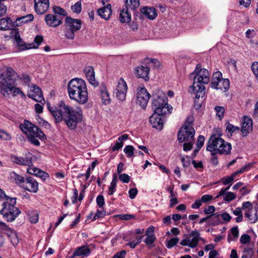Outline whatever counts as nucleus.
Here are the masks:
<instances>
[{"label":"nucleus","mask_w":258,"mask_h":258,"mask_svg":"<svg viewBox=\"0 0 258 258\" xmlns=\"http://www.w3.org/2000/svg\"><path fill=\"white\" fill-rule=\"evenodd\" d=\"M47 107L56 122L63 119L71 130H74L78 122L82 120L81 112L76 111L63 101L60 102L58 107L50 106L49 103H47Z\"/></svg>","instance_id":"obj_1"},{"label":"nucleus","mask_w":258,"mask_h":258,"mask_svg":"<svg viewBox=\"0 0 258 258\" xmlns=\"http://www.w3.org/2000/svg\"><path fill=\"white\" fill-rule=\"evenodd\" d=\"M18 77L17 73L12 68H7L0 71V93L4 96L9 97L11 93L14 96L20 95L22 98H26L25 94L19 88L16 87V81Z\"/></svg>","instance_id":"obj_2"},{"label":"nucleus","mask_w":258,"mask_h":258,"mask_svg":"<svg viewBox=\"0 0 258 258\" xmlns=\"http://www.w3.org/2000/svg\"><path fill=\"white\" fill-rule=\"evenodd\" d=\"M189 77L194 78L192 85L190 87V92L196 95V98H203L205 95V87L210 81L209 71L202 68L200 64L197 65L195 71L190 74Z\"/></svg>","instance_id":"obj_3"},{"label":"nucleus","mask_w":258,"mask_h":258,"mask_svg":"<svg viewBox=\"0 0 258 258\" xmlns=\"http://www.w3.org/2000/svg\"><path fill=\"white\" fill-rule=\"evenodd\" d=\"M68 93L71 100L79 104H85L88 100V93L86 82L80 78L71 80L68 84Z\"/></svg>","instance_id":"obj_4"},{"label":"nucleus","mask_w":258,"mask_h":258,"mask_svg":"<svg viewBox=\"0 0 258 258\" xmlns=\"http://www.w3.org/2000/svg\"><path fill=\"white\" fill-rule=\"evenodd\" d=\"M207 150L210 151L212 155L219 153L221 154H228L231 150V145L226 142L218 135H212L207 143Z\"/></svg>","instance_id":"obj_5"},{"label":"nucleus","mask_w":258,"mask_h":258,"mask_svg":"<svg viewBox=\"0 0 258 258\" xmlns=\"http://www.w3.org/2000/svg\"><path fill=\"white\" fill-rule=\"evenodd\" d=\"M7 201H5L3 204L2 209L0 210V214L3 215L4 219L7 222H11L21 214L20 209L15 206L16 198L8 197Z\"/></svg>","instance_id":"obj_6"},{"label":"nucleus","mask_w":258,"mask_h":258,"mask_svg":"<svg viewBox=\"0 0 258 258\" xmlns=\"http://www.w3.org/2000/svg\"><path fill=\"white\" fill-rule=\"evenodd\" d=\"M20 128L28 137L29 141L35 146L40 145L37 138L43 139L45 137L44 134L37 126L28 120H25L24 123L20 125Z\"/></svg>","instance_id":"obj_7"},{"label":"nucleus","mask_w":258,"mask_h":258,"mask_svg":"<svg viewBox=\"0 0 258 258\" xmlns=\"http://www.w3.org/2000/svg\"><path fill=\"white\" fill-rule=\"evenodd\" d=\"M167 101L168 98L164 94L154 96L152 106L154 113L157 114L170 113L172 107L168 104Z\"/></svg>","instance_id":"obj_8"},{"label":"nucleus","mask_w":258,"mask_h":258,"mask_svg":"<svg viewBox=\"0 0 258 258\" xmlns=\"http://www.w3.org/2000/svg\"><path fill=\"white\" fill-rule=\"evenodd\" d=\"M200 240L204 242L205 240L200 237V233L195 230L192 231L188 235L185 236V238L182 240L180 244L182 246H188L191 248L195 247Z\"/></svg>","instance_id":"obj_9"},{"label":"nucleus","mask_w":258,"mask_h":258,"mask_svg":"<svg viewBox=\"0 0 258 258\" xmlns=\"http://www.w3.org/2000/svg\"><path fill=\"white\" fill-rule=\"evenodd\" d=\"M195 134V131L190 124L184 125L178 133V140L181 143L193 141Z\"/></svg>","instance_id":"obj_10"},{"label":"nucleus","mask_w":258,"mask_h":258,"mask_svg":"<svg viewBox=\"0 0 258 258\" xmlns=\"http://www.w3.org/2000/svg\"><path fill=\"white\" fill-rule=\"evenodd\" d=\"M127 90V86L126 82L123 78H120L118 81L117 87L113 93L118 100L123 101L125 100Z\"/></svg>","instance_id":"obj_11"},{"label":"nucleus","mask_w":258,"mask_h":258,"mask_svg":"<svg viewBox=\"0 0 258 258\" xmlns=\"http://www.w3.org/2000/svg\"><path fill=\"white\" fill-rule=\"evenodd\" d=\"M138 90L137 95V102L143 108H145L149 101L150 95L144 87H139Z\"/></svg>","instance_id":"obj_12"},{"label":"nucleus","mask_w":258,"mask_h":258,"mask_svg":"<svg viewBox=\"0 0 258 258\" xmlns=\"http://www.w3.org/2000/svg\"><path fill=\"white\" fill-rule=\"evenodd\" d=\"M32 154L29 152L25 154V157H18L15 155H12L11 157V160L13 162L21 165L28 166L29 167H31L32 165Z\"/></svg>","instance_id":"obj_13"},{"label":"nucleus","mask_w":258,"mask_h":258,"mask_svg":"<svg viewBox=\"0 0 258 258\" xmlns=\"http://www.w3.org/2000/svg\"><path fill=\"white\" fill-rule=\"evenodd\" d=\"M22 188L29 192L36 193L38 190V183L35 179L29 176L25 178Z\"/></svg>","instance_id":"obj_14"},{"label":"nucleus","mask_w":258,"mask_h":258,"mask_svg":"<svg viewBox=\"0 0 258 258\" xmlns=\"http://www.w3.org/2000/svg\"><path fill=\"white\" fill-rule=\"evenodd\" d=\"M28 96L37 102L41 103L44 101L40 88L34 84L32 85L30 90L28 91Z\"/></svg>","instance_id":"obj_15"},{"label":"nucleus","mask_w":258,"mask_h":258,"mask_svg":"<svg viewBox=\"0 0 258 258\" xmlns=\"http://www.w3.org/2000/svg\"><path fill=\"white\" fill-rule=\"evenodd\" d=\"M49 7V0H34V10L39 15L45 13Z\"/></svg>","instance_id":"obj_16"},{"label":"nucleus","mask_w":258,"mask_h":258,"mask_svg":"<svg viewBox=\"0 0 258 258\" xmlns=\"http://www.w3.org/2000/svg\"><path fill=\"white\" fill-rule=\"evenodd\" d=\"M82 22L79 19H73L70 17H67L65 19V26L74 31H77L81 28Z\"/></svg>","instance_id":"obj_17"},{"label":"nucleus","mask_w":258,"mask_h":258,"mask_svg":"<svg viewBox=\"0 0 258 258\" xmlns=\"http://www.w3.org/2000/svg\"><path fill=\"white\" fill-rule=\"evenodd\" d=\"M46 24L50 27H56L62 24V18L53 14H47L45 17Z\"/></svg>","instance_id":"obj_18"},{"label":"nucleus","mask_w":258,"mask_h":258,"mask_svg":"<svg viewBox=\"0 0 258 258\" xmlns=\"http://www.w3.org/2000/svg\"><path fill=\"white\" fill-rule=\"evenodd\" d=\"M163 114H157L154 113L150 117L149 121L153 127L161 130L163 128V121L161 116Z\"/></svg>","instance_id":"obj_19"},{"label":"nucleus","mask_w":258,"mask_h":258,"mask_svg":"<svg viewBox=\"0 0 258 258\" xmlns=\"http://www.w3.org/2000/svg\"><path fill=\"white\" fill-rule=\"evenodd\" d=\"M102 4L104 5V7L99 9L97 13L102 18L105 20H108L112 14L111 6L110 4H107L105 6L104 1H102Z\"/></svg>","instance_id":"obj_20"},{"label":"nucleus","mask_w":258,"mask_h":258,"mask_svg":"<svg viewBox=\"0 0 258 258\" xmlns=\"http://www.w3.org/2000/svg\"><path fill=\"white\" fill-rule=\"evenodd\" d=\"M140 12L150 20H154L157 16V11L153 7H143L140 9Z\"/></svg>","instance_id":"obj_21"},{"label":"nucleus","mask_w":258,"mask_h":258,"mask_svg":"<svg viewBox=\"0 0 258 258\" xmlns=\"http://www.w3.org/2000/svg\"><path fill=\"white\" fill-rule=\"evenodd\" d=\"M252 130V120L247 116H244L243 118L242 126L241 127V132L243 136H246Z\"/></svg>","instance_id":"obj_22"},{"label":"nucleus","mask_w":258,"mask_h":258,"mask_svg":"<svg viewBox=\"0 0 258 258\" xmlns=\"http://www.w3.org/2000/svg\"><path fill=\"white\" fill-rule=\"evenodd\" d=\"M149 72V67H144L142 65L136 68L135 74L138 78H143L145 80L148 81L149 79L148 76Z\"/></svg>","instance_id":"obj_23"},{"label":"nucleus","mask_w":258,"mask_h":258,"mask_svg":"<svg viewBox=\"0 0 258 258\" xmlns=\"http://www.w3.org/2000/svg\"><path fill=\"white\" fill-rule=\"evenodd\" d=\"M91 253V249L89 248L87 245H83L80 246L75 249L72 257L74 256H81L86 257L90 255Z\"/></svg>","instance_id":"obj_24"},{"label":"nucleus","mask_w":258,"mask_h":258,"mask_svg":"<svg viewBox=\"0 0 258 258\" xmlns=\"http://www.w3.org/2000/svg\"><path fill=\"white\" fill-rule=\"evenodd\" d=\"M84 72L89 83L94 86H98V83L95 80V78L94 69L90 66L87 67L85 69Z\"/></svg>","instance_id":"obj_25"},{"label":"nucleus","mask_w":258,"mask_h":258,"mask_svg":"<svg viewBox=\"0 0 258 258\" xmlns=\"http://www.w3.org/2000/svg\"><path fill=\"white\" fill-rule=\"evenodd\" d=\"M15 26L11 19L9 17L0 19V30H8L13 28Z\"/></svg>","instance_id":"obj_26"},{"label":"nucleus","mask_w":258,"mask_h":258,"mask_svg":"<svg viewBox=\"0 0 258 258\" xmlns=\"http://www.w3.org/2000/svg\"><path fill=\"white\" fill-rule=\"evenodd\" d=\"M27 172L29 174H34L41 178L43 180H45L49 177L48 173L37 168L28 167L27 168Z\"/></svg>","instance_id":"obj_27"},{"label":"nucleus","mask_w":258,"mask_h":258,"mask_svg":"<svg viewBox=\"0 0 258 258\" xmlns=\"http://www.w3.org/2000/svg\"><path fill=\"white\" fill-rule=\"evenodd\" d=\"M223 79L222 74L220 72L218 71L214 73L212 76L210 84L211 88L214 89L216 86L218 85V84L221 81V80H222Z\"/></svg>","instance_id":"obj_28"},{"label":"nucleus","mask_w":258,"mask_h":258,"mask_svg":"<svg viewBox=\"0 0 258 258\" xmlns=\"http://www.w3.org/2000/svg\"><path fill=\"white\" fill-rule=\"evenodd\" d=\"M209 224L212 226H216L223 223L221 218V215L218 213H216L209 216Z\"/></svg>","instance_id":"obj_29"},{"label":"nucleus","mask_w":258,"mask_h":258,"mask_svg":"<svg viewBox=\"0 0 258 258\" xmlns=\"http://www.w3.org/2000/svg\"><path fill=\"white\" fill-rule=\"evenodd\" d=\"M119 20L122 23H128L131 20V14L129 13L127 8L123 7L122 11L120 13Z\"/></svg>","instance_id":"obj_30"},{"label":"nucleus","mask_w":258,"mask_h":258,"mask_svg":"<svg viewBox=\"0 0 258 258\" xmlns=\"http://www.w3.org/2000/svg\"><path fill=\"white\" fill-rule=\"evenodd\" d=\"M128 139V136L127 134H123L120 136L116 143L111 147L113 151H117L123 146V141L127 140Z\"/></svg>","instance_id":"obj_31"},{"label":"nucleus","mask_w":258,"mask_h":258,"mask_svg":"<svg viewBox=\"0 0 258 258\" xmlns=\"http://www.w3.org/2000/svg\"><path fill=\"white\" fill-rule=\"evenodd\" d=\"M140 6L139 0H125V5L123 8L127 9L130 11H134Z\"/></svg>","instance_id":"obj_32"},{"label":"nucleus","mask_w":258,"mask_h":258,"mask_svg":"<svg viewBox=\"0 0 258 258\" xmlns=\"http://www.w3.org/2000/svg\"><path fill=\"white\" fill-rule=\"evenodd\" d=\"M244 216L248 218L251 223H255L258 219L256 210H247L244 213Z\"/></svg>","instance_id":"obj_33"},{"label":"nucleus","mask_w":258,"mask_h":258,"mask_svg":"<svg viewBox=\"0 0 258 258\" xmlns=\"http://www.w3.org/2000/svg\"><path fill=\"white\" fill-rule=\"evenodd\" d=\"M100 96L103 103L105 105L110 103L111 99L109 93L105 88L103 87L100 90Z\"/></svg>","instance_id":"obj_34"},{"label":"nucleus","mask_w":258,"mask_h":258,"mask_svg":"<svg viewBox=\"0 0 258 258\" xmlns=\"http://www.w3.org/2000/svg\"><path fill=\"white\" fill-rule=\"evenodd\" d=\"M10 176L11 179L13 180L16 184L22 187L25 180L24 177L17 174L15 172H12L10 174Z\"/></svg>","instance_id":"obj_35"},{"label":"nucleus","mask_w":258,"mask_h":258,"mask_svg":"<svg viewBox=\"0 0 258 258\" xmlns=\"http://www.w3.org/2000/svg\"><path fill=\"white\" fill-rule=\"evenodd\" d=\"M229 81L227 79H223L214 89L220 90L223 92H226L229 88Z\"/></svg>","instance_id":"obj_36"},{"label":"nucleus","mask_w":258,"mask_h":258,"mask_svg":"<svg viewBox=\"0 0 258 258\" xmlns=\"http://www.w3.org/2000/svg\"><path fill=\"white\" fill-rule=\"evenodd\" d=\"M34 19V16L32 14H28L26 16L17 18L15 21L16 25L19 26L22 24L27 23L32 21Z\"/></svg>","instance_id":"obj_37"},{"label":"nucleus","mask_w":258,"mask_h":258,"mask_svg":"<svg viewBox=\"0 0 258 258\" xmlns=\"http://www.w3.org/2000/svg\"><path fill=\"white\" fill-rule=\"evenodd\" d=\"M43 37L42 36L37 35L35 37L34 42L28 44V46H25L27 49L31 48H37L38 47L40 43L43 41Z\"/></svg>","instance_id":"obj_38"},{"label":"nucleus","mask_w":258,"mask_h":258,"mask_svg":"<svg viewBox=\"0 0 258 258\" xmlns=\"http://www.w3.org/2000/svg\"><path fill=\"white\" fill-rule=\"evenodd\" d=\"M53 12L54 15H56L57 17L60 16V18H63V17L67 16L68 13L64 10V9L60 8L59 6H54L53 7Z\"/></svg>","instance_id":"obj_39"},{"label":"nucleus","mask_w":258,"mask_h":258,"mask_svg":"<svg viewBox=\"0 0 258 258\" xmlns=\"http://www.w3.org/2000/svg\"><path fill=\"white\" fill-rule=\"evenodd\" d=\"M117 177L116 175L114 174L113 176L112 180L110 183V184L108 188V193L109 195H112L115 191L116 186L117 184Z\"/></svg>","instance_id":"obj_40"},{"label":"nucleus","mask_w":258,"mask_h":258,"mask_svg":"<svg viewBox=\"0 0 258 258\" xmlns=\"http://www.w3.org/2000/svg\"><path fill=\"white\" fill-rule=\"evenodd\" d=\"M231 233L232 236L230 235H228V240L234 241L239 236V230L237 226H235L231 229Z\"/></svg>","instance_id":"obj_41"},{"label":"nucleus","mask_w":258,"mask_h":258,"mask_svg":"<svg viewBox=\"0 0 258 258\" xmlns=\"http://www.w3.org/2000/svg\"><path fill=\"white\" fill-rule=\"evenodd\" d=\"M214 110L216 112V117H218L219 120H222L224 116L225 108L221 106H216L215 107Z\"/></svg>","instance_id":"obj_42"},{"label":"nucleus","mask_w":258,"mask_h":258,"mask_svg":"<svg viewBox=\"0 0 258 258\" xmlns=\"http://www.w3.org/2000/svg\"><path fill=\"white\" fill-rule=\"evenodd\" d=\"M72 29H70L68 27L65 26L64 34L66 37L70 39H73L75 36V32Z\"/></svg>","instance_id":"obj_43"},{"label":"nucleus","mask_w":258,"mask_h":258,"mask_svg":"<svg viewBox=\"0 0 258 258\" xmlns=\"http://www.w3.org/2000/svg\"><path fill=\"white\" fill-rule=\"evenodd\" d=\"M134 148L133 146L127 145L123 149L124 152L126 154L128 157H131L134 155Z\"/></svg>","instance_id":"obj_44"},{"label":"nucleus","mask_w":258,"mask_h":258,"mask_svg":"<svg viewBox=\"0 0 258 258\" xmlns=\"http://www.w3.org/2000/svg\"><path fill=\"white\" fill-rule=\"evenodd\" d=\"M29 221L32 223H36L38 221V214L36 211H33L29 214Z\"/></svg>","instance_id":"obj_45"},{"label":"nucleus","mask_w":258,"mask_h":258,"mask_svg":"<svg viewBox=\"0 0 258 258\" xmlns=\"http://www.w3.org/2000/svg\"><path fill=\"white\" fill-rule=\"evenodd\" d=\"M179 241V239L177 237L170 239L166 244V247L168 248H171L175 246Z\"/></svg>","instance_id":"obj_46"},{"label":"nucleus","mask_w":258,"mask_h":258,"mask_svg":"<svg viewBox=\"0 0 258 258\" xmlns=\"http://www.w3.org/2000/svg\"><path fill=\"white\" fill-rule=\"evenodd\" d=\"M251 238L250 236L246 234H242L240 238V241L242 244H246L250 241Z\"/></svg>","instance_id":"obj_47"},{"label":"nucleus","mask_w":258,"mask_h":258,"mask_svg":"<svg viewBox=\"0 0 258 258\" xmlns=\"http://www.w3.org/2000/svg\"><path fill=\"white\" fill-rule=\"evenodd\" d=\"M234 178L235 177L233 176L232 174L230 176H226L222 178L221 181L224 185H228L229 184H231Z\"/></svg>","instance_id":"obj_48"},{"label":"nucleus","mask_w":258,"mask_h":258,"mask_svg":"<svg viewBox=\"0 0 258 258\" xmlns=\"http://www.w3.org/2000/svg\"><path fill=\"white\" fill-rule=\"evenodd\" d=\"M71 9L75 13H80L82 10L81 2H77L74 5L72 6Z\"/></svg>","instance_id":"obj_49"},{"label":"nucleus","mask_w":258,"mask_h":258,"mask_svg":"<svg viewBox=\"0 0 258 258\" xmlns=\"http://www.w3.org/2000/svg\"><path fill=\"white\" fill-rule=\"evenodd\" d=\"M11 136L10 134L4 130H0V139L4 140H10Z\"/></svg>","instance_id":"obj_50"},{"label":"nucleus","mask_w":258,"mask_h":258,"mask_svg":"<svg viewBox=\"0 0 258 258\" xmlns=\"http://www.w3.org/2000/svg\"><path fill=\"white\" fill-rule=\"evenodd\" d=\"M106 215V211L102 210L100 211L98 210L96 212V213L93 217L92 220L95 221L96 219H99L101 217H104Z\"/></svg>","instance_id":"obj_51"},{"label":"nucleus","mask_w":258,"mask_h":258,"mask_svg":"<svg viewBox=\"0 0 258 258\" xmlns=\"http://www.w3.org/2000/svg\"><path fill=\"white\" fill-rule=\"evenodd\" d=\"M205 141V138L203 136H199L197 142V147L198 150L197 151L199 152L200 149L202 148V147L204 145V142Z\"/></svg>","instance_id":"obj_52"},{"label":"nucleus","mask_w":258,"mask_h":258,"mask_svg":"<svg viewBox=\"0 0 258 258\" xmlns=\"http://www.w3.org/2000/svg\"><path fill=\"white\" fill-rule=\"evenodd\" d=\"M185 143L183 144V150L184 151H190L192 148V145L195 143V140L193 141L185 142Z\"/></svg>","instance_id":"obj_53"},{"label":"nucleus","mask_w":258,"mask_h":258,"mask_svg":"<svg viewBox=\"0 0 258 258\" xmlns=\"http://www.w3.org/2000/svg\"><path fill=\"white\" fill-rule=\"evenodd\" d=\"M147 236V238L145 240V243L148 245L153 244L156 239L155 235Z\"/></svg>","instance_id":"obj_54"},{"label":"nucleus","mask_w":258,"mask_h":258,"mask_svg":"<svg viewBox=\"0 0 258 258\" xmlns=\"http://www.w3.org/2000/svg\"><path fill=\"white\" fill-rule=\"evenodd\" d=\"M96 203L97 205L101 208L102 207L104 204V199L102 195H98L96 198Z\"/></svg>","instance_id":"obj_55"},{"label":"nucleus","mask_w":258,"mask_h":258,"mask_svg":"<svg viewBox=\"0 0 258 258\" xmlns=\"http://www.w3.org/2000/svg\"><path fill=\"white\" fill-rule=\"evenodd\" d=\"M119 178L124 183H128L130 180V176L126 173L120 174Z\"/></svg>","instance_id":"obj_56"},{"label":"nucleus","mask_w":258,"mask_h":258,"mask_svg":"<svg viewBox=\"0 0 258 258\" xmlns=\"http://www.w3.org/2000/svg\"><path fill=\"white\" fill-rule=\"evenodd\" d=\"M243 253L244 255L248 256V257L252 258L253 255V248L245 247L243 250Z\"/></svg>","instance_id":"obj_57"},{"label":"nucleus","mask_w":258,"mask_h":258,"mask_svg":"<svg viewBox=\"0 0 258 258\" xmlns=\"http://www.w3.org/2000/svg\"><path fill=\"white\" fill-rule=\"evenodd\" d=\"M118 217L123 220H128L135 218V215L133 214H121L119 215Z\"/></svg>","instance_id":"obj_58"},{"label":"nucleus","mask_w":258,"mask_h":258,"mask_svg":"<svg viewBox=\"0 0 258 258\" xmlns=\"http://www.w3.org/2000/svg\"><path fill=\"white\" fill-rule=\"evenodd\" d=\"M235 198L234 194L231 192H227L224 197V200L227 202H230Z\"/></svg>","instance_id":"obj_59"},{"label":"nucleus","mask_w":258,"mask_h":258,"mask_svg":"<svg viewBox=\"0 0 258 258\" xmlns=\"http://www.w3.org/2000/svg\"><path fill=\"white\" fill-rule=\"evenodd\" d=\"M226 130L229 133L232 134L235 131L239 130V127L228 123V124L227 125Z\"/></svg>","instance_id":"obj_60"},{"label":"nucleus","mask_w":258,"mask_h":258,"mask_svg":"<svg viewBox=\"0 0 258 258\" xmlns=\"http://www.w3.org/2000/svg\"><path fill=\"white\" fill-rule=\"evenodd\" d=\"M146 60L147 63H150L152 64L155 68H158L160 66V62L156 59H151L147 58Z\"/></svg>","instance_id":"obj_61"},{"label":"nucleus","mask_w":258,"mask_h":258,"mask_svg":"<svg viewBox=\"0 0 258 258\" xmlns=\"http://www.w3.org/2000/svg\"><path fill=\"white\" fill-rule=\"evenodd\" d=\"M241 209H247V210H253L251 203L250 202H244L242 204Z\"/></svg>","instance_id":"obj_62"},{"label":"nucleus","mask_w":258,"mask_h":258,"mask_svg":"<svg viewBox=\"0 0 258 258\" xmlns=\"http://www.w3.org/2000/svg\"><path fill=\"white\" fill-rule=\"evenodd\" d=\"M138 194V190L136 188H133L129 190L128 195L129 197L131 199H134Z\"/></svg>","instance_id":"obj_63"},{"label":"nucleus","mask_w":258,"mask_h":258,"mask_svg":"<svg viewBox=\"0 0 258 258\" xmlns=\"http://www.w3.org/2000/svg\"><path fill=\"white\" fill-rule=\"evenodd\" d=\"M126 254L125 250H122L117 252L112 258H125Z\"/></svg>","instance_id":"obj_64"}]
</instances>
